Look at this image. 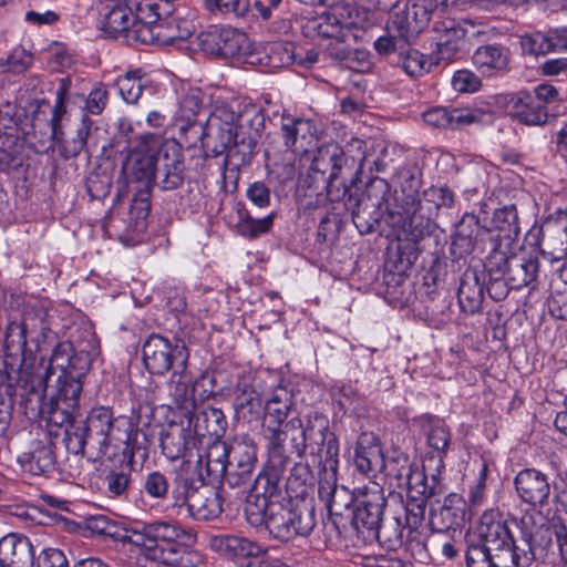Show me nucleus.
Here are the masks:
<instances>
[{
  "label": "nucleus",
  "mask_w": 567,
  "mask_h": 567,
  "mask_svg": "<svg viewBox=\"0 0 567 567\" xmlns=\"http://www.w3.org/2000/svg\"><path fill=\"white\" fill-rule=\"evenodd\" d=\"M280 462L276 456L267 461L249 489L244 513L251 527H265L271 538L288 543L298 538L297 530L308 529L311 508L307 502H287L282 489L287 467Z\"/></svg>",
  "instance_id": "1"
},
{
  "label": "nucleus",
  "mask_w": 567,
  "mask_h": 567,
  "mask_svg": "<svg viewBox=\"0 0 567 567\" xmlns=\"http://www.w3.org/2000/svg\"><path fill=\"white\" fill-rule=\"evenodd\" d=\"M92 363L89 351H74L69 341L60 342L52 352L43 374L32 378L31 394L37 396L40 413L50 422L62 424L79 403L82 378Z\"/></svg>",
  "instance_id": "2"
},
{
  "label": "nucleus",
  "mask_w": 567,
  "mask_h": 567,
  "mask_svg": "<svg viewBox=\"0 0 567 567\" xmlns=\"http://www.w3.org/2000/svg\"><path fill=\"white\" fill-rule=\"evenodd\" d=\"M264 435L267 440L268 461L275 455L287 467L291 455L302 458L308 452L318 457L323 470H338L339 441L330 429L329 419L321 413H311L302 420L292 417L279 426L265 424Z\"/></svg>",
  "instance_id": "3"
},
{
  "label": "nucleus",
  "mask_w": 567,
  "mask_h": 567,
  "mask_svg": "<svg viewBox=\"0 0 567 567\" xmlns=\"http://www.w3.org/2000/svg\"><path fill=\"white\" fill-rule=\"evenodd\" d=\"M79 404L63 421L68 425L63 442L68 452L95 462L103 457L111 445L126 444L131 440V425L125 419L114 417L104 406L94 408L84 420H76Z\"/></svg>",
  "instance_id": "4"
},
{
  "label": "nucleus",
  "mask_w": 567,
  "mask_h": 567,
  "mask_svg": "<svg viewBox=\"0 0 567 567\" xmlns=\"http://www.w3.org/2000/svg\"><path fill=\"white\" fill-rule=\"evenodd\" d=\"M190 533L169 522L135 524L131 545L140 549L142 567H194L196 556L189 551Z\"/></svg>",
  "instance_id": "5"
},
{
  "label": "nucleus",
  "mask_w": 567,
  "mask_h": 567,
  "mask_svg": "<svg viewBox=\"0 0 567 567\" xmlns=\"http://www.w3.org/2000/svg\"><path fill=\"white\" fill-rule=\"evenodd\" d=\"M401 189L394 203L386 205L385 221L398 235L419 240L431 231V219L421 214V179L412 171L400 173Z\"/></svg>",
  "instance_id": "6"
},
{
  "label": "nucleus",
  "mask_w": 567,
  "mask_h": 567,
  "mask_svg": "<svg viewBox=\"0 0 567 567\" xmlns=\"http://www.w3.org/2000/svg\"><path fill=\"white\" fill-rule=\"evenodd\" d=\"M512 523L519 530L518 543L487 559L488 567H529L536 560H545L553 546L549 528L537 526L532 516Z\"/></svg>",
  "instance_id": "7"
},
{
  "label": "nucleus",
  "mask_w": 567,
  "mask_h": 567,
  "mask_svg": "<svg viewBox=\"0 0 567 567\" xmlns=\"http://www.w3.org/2000/svg\"><path fill=\"white\" fill-rule=\"evenodd\" d=\"M207 485L200 482L197 486L193 475L178 474L172 489L174 506L185 508L197 520L217 518L223 512L221 499L218 492Z\"/></svg>",
  "instance_id": "8"
},
{
  "label": "nucleus",
  "mask_w": 567,
  "mask_h": 567,
  "mask_svg": "<svg viewBox=\"0 0 567 567\" xmlns=\"http://www.w3.org/2000/svg\"><path fill=\"white\" fill-rule=\"evenodd\" d=\"M518 543L515 540L506 522L495 520L492 514H484L481 519L477 540H471L465 548L467 567H488L487 559L505 548Z\"/></svg>",
  "instance_id": "9"
},
{
  "label": "nucleus",
  "mask_w": 567,
  "mask_h": 567,
  "mask_svg": "<svg viewBox=\"0 0 567 567\" xmlns=\"http://www.w3.org/2000/svg\"><path fill=\"white\" fill-rule=\"evenodd\" d=\"M436 33L435 64L450 63L455 60L464 49L467 38H480L487 31L485 25L477 24L470 19L456 20L445 18L436 21L433 27Z\"/></svg>",
  "instance_id": "10"
},
{
  "label": "nucleus",
  "mask_w": 567,
  "mask_h": 567,
  "mask_svg": "<svg viewBox=\"0 0 567 567\" xmlns=\"http://www.w3.org/2000/svg\"><path fill=\"white\" fill-rule=\"evenodd\" d=\"M484 267L486 271H494L497 276L504 274L515 290L535 288L539 271L537 257L516 254L514 248L489 251Z\"/></svg>",
  "instance_id": "11"
},
{
  "label": "nucleus",
  "mask_w": 567,
  "mask_h": 567,
  "mask_svg": "<svg viewBox=\"0 0 567 567\" xmlns=\"http://www.w3.org/2000/svg\"><path fill=\"white\" fill-rule=\"evenodd\" d=\"M391 187L383 178L372 181L365 192V198L360 199L352 210V220L361 234L375 231L385 221L386 205H390Z\"/></svg>",
  "instance_id": "12"
},
{
  "label": "nucleus",
  "mask_w": 567,
  "mask_h": 567,
  "mask_svg": "<svg viewBox=\"0 0 567 567\" xmlns=\"http://www.w3.org/2000/svg\"><path fill=\"white\" fill-rule=\"evenodd\" d=\"M143 362L152 374H164L168 370L185 371L188 349L184 342L172 344L167 339L152 334L143 344Z\"/></svg>",
  "instance_id": "13"
},
{
  "label": "nucleus",
  "mask_w": 567,
  "mask_h": 567,
  "mask_svg": "<svg viewBox=\"0 0 567 567\" xmlns=\"http://www.w3.org/2000/svg\"><path fill=\"white\" fill-rule=\"evenodd\" d=\"M386 505L383 488L372 483L357 489V501L352 507V526L365 538L377 535Z\"/></svg>",
  "instance_id": "14"
},
{
  "label": "nucleus",
  "mask_w": 567,
  "mask_h": 567,
  "mask_svg": "<svg viewBox=\"0 0 567 567\" xmlns=\"http://www.w3.org/2000/svg\"><path fill=\"white\" fill-rule=\"evenodd\" d=\"M161 151L159 140L153 135L141 136L122 164L126 179L138 186L152 187Z\"/></svg>",
  "instance_id": "15"
},
{
  "label": "nucleus",
  "mask_w": 567,
  "mask_h": 567,
  "mask_svg": "<svg viewBox=\"0 0 567 567\" xmlns=\"http://www.w3.org/2000/svg\"><path fill=\"white\" fill-rule=\"evenodd\" d=\"M257 464V446L248 435H239L229 442V455L225 483L231 488L250 481Z\"/></svg>",
  "instance_id": "16"
},
{
  "label": "nucleus",
  "mask_w": 567,
  "mask_h": 567,
  "mask_svg": "<svg viewBox=\"0 0 567 567\" xmlns=\"http://www.w3.org/2000/svg\"><path fill=\"white\" fill-rule=\"evenodd\" d=\"M347 158L343 151L336 144L319 148L311 163V171L320 174L326 183L327 198L330 202L341 200L348 189L343 183L337 184L340 171Z\"/></svg>",
  "instance_id": "17"
},
{
  "label": "nucleus",
  "mask_w": 567,
  "mask_h": 567,
  "mask_svg": "<svg viewBox=\"0 0 567 567\" xmlns=\"http://www.w3.org/2000/svg\"><path fill=\"white\" fill-rule=\"evenodd\" d=\"M197 43L204 52L228 59L247 49L248 38L230 27H212L197 35Z\"/></svg>",
  "instance_id": "18"
},
{
  "label": "nucleus",
  "mask_w": 567,
  "mask_h": 567,
  "mask_svg": "<svg viewBox=\"0 0 567 567\" xmlns=\"http://www.w3.org/2000/svg\"><path fill=\"white\" fill-rule=\"evenodd\" d=\"M184 178L185 163L181 145L175 141L164 142L153 178L154 184L162 190H174L183 185Z\"/></svg>",
  "instance_id": "19"
},
{
  "label": "nucleus",
  "mask_w": 567,
  "mask_h": 567,
  "mask_svg": "<svg viewBox=\"0 0 567 567\" xmlns=\"http://www.w3.org/2000/svg\"><path fill=\"white\" fill-rule=\"evenodd\" d=\"M209 546L216 553L234 560L240 567L256 561L266 549L257 542L238 534H219L212 536Z\"/></svg>",
  "instance_id": "20"
},
{
  "label": "nucleus",
  "mask_w": 567,
  "mask_h": 567,
  "mask_svg": "<svg viewBox=\"0 0 567 567\" xmlns=\"http://www.w3.org/2000/svg\"><path fill=\"white\" fill-rule=\"evenodd\" d=\"M491 230L481 226L476 215L465 213L456 225L451 245V252L456 258H463L475 250H484V243L489 239Z\"/></svg>",
  "instance_id": "21"
},
{
  "label": "nucleus",
  "mask_w": 567,
  "mask_h": 567,
  "mask_svg": "<svg viewBox=\"0 0 567 567\" xmlns=\"http://www.w3.org/2000/svg\"><path fill=\"white\" fill-rule=\"evenodd\" d=\"M229 455V443L221 440L207 442L204 454L198 453L195 464V473L202 483L215 484L225 482Z\"/></svg>",
  "instance_id": "22"
},
{
  "label": "nucleus",
  "mask_w": 567,
  "mask_h": 567,
  "mask_svg": "<svg viewBox=\"0 0 567 567\" xmlns=\"http://www.w3.org/2000/svg\"><path fill=\"white\" fill-rule=\"evenodd\" d=\"M312 471L307 463L297 462L290 471V475L287 477L285 485V493L287 495L288 503H295L296 501H302L308 503L310 511V520L308 529L297 530L298 537H308L316 527V508L313 499L309 496V489L312 485Z\"/></svg>",
  "instance_id": "23"
},
{
  "label": "nucleus",
  "mask_w": 567,
  "mask_h": 567,
  "mask_svg": "<svg viewBox=\"0 0 567 567\" xmlns=\"http://www.w3.org/2000/svg\"><path fill=\"white\" fill-rule=\"evenodd\" d=\"M514 485L519 498L534 507L548 505L550 496V483L545 473L536 468L519 471L514 480Z\"/></svg>",
  "instance_id": "24"
},
{
  "label": "nucleus",
  "mask_w": 567,
  "mask_h": 567,
  "mask_svg": "<svg viewBox=\"0 0 567 567\" xmlns=\"http://www.w3.org/2000/svg\"><path fill=\"white\" fill-rule=\"evenodd\" d=\"M185 419L198 444H202L206 436L209 441L220 440L227 429L224 412L213 406L194 409Z\"/></svg>",
  "instance_id": "25"
},
{
  "label": "nucleus",
  "mask_w": 567,
  "mask_h": 567,
  "mask_svg": "<svg viewBox=\"0 0 567 567\" xmlns=\"http://www.w3.org/2000/svg\"><path fill=\"white\" fill-rule=\"evenodd\" d=\"M489 230L492 231L489 236L491 251L514 248L520 231L515 206H504L496 209L493 214L492 229Z\"/></svg>",
  "instance_id": "26"
},
{
  "label": "nucleus",
  "mask_w": 567,
  "mask_h": 567,
  "mask_svg": "<svg viewBox=\"0 0 567 567\" xmlns=\"http://www.w3.org/2000/svg\"><path fill=\"white\" fill-rule=\"evenodd\" d=\"M159 441L162 453L169 461L185 457L198 444L186 421L168 423L161 432Z\"/></svg>",
  "instance_id": "27"
},
{
  "label": "nucleus",
  "mask_w": 567,
  "mask_h": 567,
  "mask_svg": "<svg viewBox=\"0 0 567 567\" xmlns=\"http://www.w3.org/2000/svg\"><path fill=\"white\" fill-rule=\"evenodd\" d=\"M280 130L284 145L295 153L308 152L316 140V125L303 117L282 114Z\"/></svg>",
  "instance_id": "28"
},
{
  "label": "nucleus",
  "mask_w": 567,
  "mask_h": 567,
  "mask_svg": "<svg viewBox=\"0 0 567 567\" xmlns=\"http://www.w3.org/2000/svg\"><path fill=\"white\" fill-rule=\"evenodd\" d=\"M385 457L382 453L380 441L371 432H363L358 437L353 464L358 472L367 476H374L384 467Z\"/></svg>",
  "instance_id": "29"
},
{
  "label": "nucleus",
  "mask_w": 567,
  "mask_h": 567,
  "mask_svg": "<svg viewBox=\"0 0 567 567\" xmlns=\"http://www.w3.org/2000/svg\"><path fill=\"white\" fill-rule=\"evenodd\" d=\"M324 473L326 477L319 482V498L324 503L330 515L341 516L343 511L354 506L357 492L353 493L344 486L337 485V470H327Z\"/></svg>",
  "instance_id": "30"
},
{
  "label": "nucleus",
  "mask_w": 567,
  "mask_h": 567,
  "mask_svg": "<svg viewBox=\"0 0 567 567\" xmlns=\"http://www.w3.org/2000/svg\"><path fill=\"white\" fill-rule=\"evenodd\" d=\"M486 274L476 268H467L460 278L457 300L462 312L466 316L475 315L481 308Z\"/></svg>",
  "instance_id": "31"
},
{
  "label": "nucleus",
  "mask_w": 567,
  "mask_h": 567,
  "mask_svg": "<svg viewBox=\"0 0 567 567\" xmlns=\"http://www.w3.org/2000/svg\"><path fill=\"white\" fill-rule=\"evenodd\" d=\"M34 550L30 539L11 533L0 539V567H33Z\"/></svg>",
  "instance_id": "32"
},
{
  "label": "nucleus",
  "mask_w": 567,
  "mask_h": 567,
  "mask_svg": "<svg viewBox=\"0 0 567 567\" xmlns=\"http://www.w3.org/2000/svg\"><path fill=\"white\" fill-rule=\"evenodd\" d=\"M54 444L51 440L33 441L29 450L18 456L22 470L32 475H43L54 470Z\"/></svg>",
  "instance_id": "33"
},
{
  "label": "nucleus",
  "mask_w": 567,
  "mask_h": 567,
  "mask_svg": "<svg viewBox=\"0 0 567 567\" xmlns=\"http://www.w3.org/2000/svg\"><path fill=\"white\" fill-rule=\"evenodd\" d=\"M423 121L434 128H463L477 120V115L471 109H449L435 106L423 113Z\"/></svg>",
  "instance_id": "34"
},
{
  "label": "nucleus",
  "mask_w": 567,
  "mask_h": 567,
  "mask_svg": "<svg viewBox=\"0 0 567 567\" xmlns=\"http://www.w3.org/2000/svg\"><path fill=\"white\" fill-rule=\"evenodd\" d=\"M346 41L362 40L368 29L374 25L373 14L362 7L344 6L337 11Z\"/></svg>",
  "instance_id": "35"
},
{
  "label": "nucleus",
  "mask_w": 567,
  "mask_h": 567,
  "mask_svg": "<svg viewBox=\"0 0 567 567\" xmlns=\"http://www.w3.org/2000/svg\"><path fill=\"white\" fill-rule=\"evenodd\" d=\"M513 114L523 124L542 126L548 121L546 106L537 102L529 91H520L512 97Z\"/></svg>",
  "instance_id": "36"
},
{
  "label": "nucleus",
  "mask_w": 567,
  "mask_h": 567,
  "mask_svg": "<svg viewBox=\"0 0 567 567\" xmlns=\"http://www.w3.org/2000/svg\"><path fill=\"white\" fill-rule=\"evenodd\" d=\"M157 29L161 33V45L166 47L188 39L195 32V24L181 17L178 10L174 12L169 7V13L162 16Z\"/></svg>",
  "instance_id": "37"
},
{
  "label": "nucleus",
  "mask_w": 567,
  "mask_h": 567,
  "mask_svg": "<svg viewBox=\"0 0 567 567\" xmlns=\"http://www.w3.org/2000/svg\"><path fill=\"white\" fill-rule=\"evenodd\" d=\"M301 30L303 35L311 40L340 39L346 41L337 12H324L316 17L306 18L301 23Z\"/></svg>",
  "instance_id": "38"
},
{
  "label": "nucleus",
  "mask_w": 567,
  "mask_h": 567,
  "mask_svg": "<svg viewBox=\"0 0 567 567\" xmlns=\"http://www.w3.org/2000/svg\"><path fill=\"white\" fill-rule=\"evenodd\" d=\"M472 60L482 73L492 75L507 70L509 51L501 44L481 45L474 51Z\"/></svg>",
  "instance_id": "39"
},
{
  "label": "nucleus",
  "mask_w": 567,
  "mask_h": 567,
  "mask_svg": "<svg viewBox=\"0 0 567 567\" xmlns=\"http://www.w3.org/2000/svg\"><path fill=\"white\" fill-rule=\"evenodd\" d=\"M85 527L93 535L110 537L115 542L122 543L123 545H131L135 524L125 525L112 520L106 515H95L85 519Z\"/></svg>",
  "instance_id": "40"
},
{
  "label": "nucleus",
  "mask_w": 567,
  "mask_h": 567,
  "mask_svg": "<svg viewBox=\"0 0 567 567\" xmlns=\"http://www.w3.org/2000/svg\"><path fill=\"white\" fill-rule=\"evenodd\" d=\"M136 17L126 4H116L102 19V30L114 39L127 40V33L133 29Z\"/></svg>",
  "instance_id": "41"
},
{
  "label": "nucleus",
  "mask_w": 567,
  "mask_h": 567,
  "mask_svg": "<svg viewBox=\"0 0 567 567\" xmlns=\"http://www.w3.org/2000/svg\"><path fill=\"white\" fill-rule=\"evenodd\" d=\"M150 84L151 80L142 69L128 70L116 80V86L121 96L131 104L137 103L144 91H147L150 94L153 93Z\"/></svg>",
  "instance_id": "42"
},
{
  "label": "nucleus",
  "mask_w": 567,
  "mask_h": 567,
  "mask_svg": "<svg viewBox=\"0 0 567 567\" xmlns=\"http://www.w3.org/2000/svg\"><path fill=\"white\" fill-rule=\"evenodd\" d=\"M220 141L223 148L216 151L217 154L229 150V147H238L239 152L245 157L252 155L259 138L236 124L234 127L221 128Z\"/></svg>",
  "instance_id": "43"
},
{
  "label": "nucleus",
  "mask_w": 567,
  "mask_h": 567,
  "mask_svg": "<svg viewBox=\"0 0 567 567\" xmlns=\"http://www.w3.org/2000/svg\"><path fill=\"white\" fill-rule=\"evenodd\" d=\"M168 391L175 403L186 411L185 416L188 415L195 404V385L192 384L190 378L185 375L184 371L174 370Z\"/></svg>",
  "instance_id": "44"
},
{
  "label": "nucleus",
  "mask_w": 567,
  "mask_h": 567,
  "mask_svg": "<svg viewBox=\"0 0 567 567\" xmlns=\"http://www.w3.org/2000/svg\"><path fill=\"white\" fill-rule=\"evenodd\" d=\"M292 405V396L286 389L276 390L264 404L266 424H285Z\"/></svg>",
  "instance_id": "45"
},
{
  "label": "nucleus",
  "mask_w": 567,
  "mask_h": 567,
  "mask_svg": "<svg viewBox=\"0 0 567 567\" xmlns=\"http://www.w3.org/2000/svg\"><path fill=\"white\" fill-rule=\"evenodd\" d=\"M264 400L258 391L246 382L238 383L235 389L234 408L244 417L259 416Z\"/></svg>",
  "instance_id": "46"
},
{
  "label": "nucleus",
  "mask_w": 567,
  "mask_h": 567,
  "mask_svg": "<svg viewBox=\"0 0 567 567\" xmlns=\"http://www.w3.org/2000/svg\"><path fill=\"white\" fill-rule=\"evenodd\" d=\"M413 470L409 456L396 451L393 452V455L385 457L384 467L382 468L389 478L395 481V487L400 489L410 486Z\"/></svg>",
  "instance_id": "47"
},
{
  "label": "nucleus",
  "mask_w": 567,
  "mask_h": 567,
  "mask_svg": "<svg viewBox=\"0 0 567 567\" xmlns=\"http://www.w3.org/2000/svg\"><path fill=\"white\" fill-rule=\"evenodd\" d=\"M452 499H445L443 505L433 507L430 512L429 525L432 532L445 533L463 520L462 511L452 506Z\"/></svg>",
  "instance_id": "48"
},
{
  "label": "nucleus",
  "mask_w": 567,
  "mask_h": 567,
  "mask_svg": "<svg viewBox=\"0 0 567 567\" xmlns=\"http://www.w3.org/2000/svg\"><path fill=\"white\" fill-rule=\"evenodd\" d=\"M202 100L198 96V93H188L181 101V113L182 116L186 118L187 125L182 126V131L186 133H192L195 138L199 140L202 144H204V138L206 136V127L202 122L192 121V117L196 116L202 109Z\"/></svg>",
  "instance_id": "49"
},
{
  "label": "nucleus",
  "mask_w": 567,
  "mask_h": 567,
  "mask_svg": "<svg viewBox=\"0 0 567 567\" xmlns=\"http://www.w3.org/2000/svg\"><path fill=\"white\" fill-rule=\"evenodd\" d=\"M377 535H372V538L378 539V542L385 548L390 550H395L403 545L404 542V533H408V527H405V523H403L402 516H394L385 524L377 527Z\"/></svg>",
  "instance_id": "50"
},
{
  "label": "nucleus",
  "mask_w": 567,
  "mask_h": 567,
  "mask_svg": "<svg viewBox=\"0 0 567 567\" xmlns=\"http://www.w3.org/2000/svg\"><path fill=\"white\" fill-rule=\"evenodd\" d=\"M131 476L132 467L130 464L105 471L102 477L105 493L110 497L125 496L130 488Z\"/></svg>",
  "instance_id": "51"
},
{
  "label": "nucleus",
  "mask_w": 567,
  "mask_h": 567,
  "mask_svg": "<svg viewBox=\"0 0 567 567\" xmlns=\"http://www.w3.org/2000/svg\"><path fill=\"white\" fill-rule=\"evenodd\" d=\"M423 426H429L427 443L439 453V467H443V456L450 444V431L434 416L425 415L421 417Z\"/></svg>",
  "instance_id": "52"
},
{
  "label": "nucleus",
  "mask_w": 567,
  "mask_h": 567,
  "mask_svg": "<svg viewBox=\"0 0 567 567\" xmlns=\"http://www.w3.org/2000/svg\"><path fill=\"white\" fill-rule=\"evenodd\" d=\"M431 481L432 484H429L427 475L414 468L410 486H404L403 489H408V497H424L427 501L443 492V486L435 474H432Z\"/></svg>",
  "instance_id": "53"
},
{
  "label": "nucleus",
  "mask_w": 567,
  "mask_h": 567,
  "mask_svg": "<svg viewBox=\"0 0 567 567\" xmlns=\"http://www.w3.org/2000/svg\"><path fill=\"white\" fill-rule=\"evenodd\" d=\"M557 29L550 30L548 33L535 32L522 38L523 50L529 54L539 55L547 54L558 47Z\"/></svg>",
  "instance_id": "54"
},
{
  "label": "nucleus",
  "mask_w": 567,
  "mask_h": 567,
  "mask_svg": "<svg viewBox=\"0 0 567 567\" xmlns=\"http://www.w3.org/2000/svg\"><path fill=\"white\" fill-rule=\"evenodd\" d=\"M274 213H270L262 218H254L247 210L239 212V220L237 224L238 233L245 237L257 238L270 230L274 224Z\"/></svg>",
  "instance_id": "55"
},
{
  "label": "nucleus",
  "mask_w": 567,
  "mask_h": 567,
  "mask_svg": "<svg viewBox=\"0 0 567 567\" xmlns=\"http://www.w3.org/2000/svg\"><path fill=\"white\" fill-rule=\"evenodd\" d=\"M68 85L64 80H61L60 86L56 90V101L50 118L51 138L54 143L61 144L63 141L62 120L66 113V99Z\"/></svg>",
  "instance_id": "56"
},
{
  "label": "nucleus",
  "mask_w": 567,
  "mask_h": 567,
  "mask_svg": "<svg viewBox=\"0 0 567 567\" xmlns=\"http://www.w3.org/2000/svg\"><path fill=\"white\" fill-rule=\"evenodd\" d=\"M204 6L212 14L243 18L248 13L250 3L248 0H204Z\"/></svg>",
  "instance_id": "57"
},
{
  "label": "nucleus",
  "mask_w": 567,
  "mask_h": 567,
  "mask_svg": "<svg viewBox=\"0 0 567 567\" xmlns=\"http://www.w3.org/2000/svg\"><path fill=\"white\" fill-rule=\"evenodd\" d=\"M426 499L424 497H408L403 508V523L408 527L406 538L422 525L425 517Z\"/></svg>",
  "instance_id": "58"
},
{
  "label": "nucleus",
  "mask_w": 567,
  "mask_h": 567,
  "mask_svg": "<svg viewBox=\"0 0 567 567\" xmlns=\"http://www.w3.org/2000/svg\"><path fill=\"white\" fill-rule=\"evenodd\" d=\"M92 121L87 114H83L75 136L61 145V153L65 158L76 157L85 147L91 133Z\"/></svg>",
  "instance_id": "59"
},
{
  "label": "nucleus",
  "mask_w": 567,
  "mask_h": 567,
  "mask_svg": "<svg viewBox=\"0 0 567 567\" xmlns=\"http://www.w3.org/2000/svg\"><path fill=\"white\" fill-rule=\"evenodd\" d=\"M151 210V187L136 186L134 196L131 200L128 215L131 220L135 223V227H140Z\"/></svg>",
  "instance_id": "60"
},
{
  "label": "nucleus",
  "mask_w": 567,
  "mask_h": 567,
  "mask_svg": "<svg viewBox=\"0 0 567 567\" xmlns=\"http://www.w3.org/2000/svg\"><path fill=\"white\" fill-rule=\"evenodd\" d=\"M398 65L410 76H419L430 71L425 56L414 49L404 48L399 52Z\"/></svg>",
  "instance_id": "61"
},
{
  "label": "nucleus",
  "mask_w": 567,
  "mask_h": 567,
  "mask_svg": "<svg viewBox=\"0 0 567 567\" xmlns=\"http://www.w3.org/2000/svg\"><path fill=\"white\" fill-rule=\"evenodd\" d=\"M408 20L406 12L403 10L394 13L388 25V31L396 33L400 41L404 43H411L420 34V25L417 27V22L409 25Z\"/></svg>",
  "instance_id": "62"
},
{
  "label": "nucleus",
  "mask_w": 567,
  "mask_h": 567,
  "mask_svg": "<svg viewBox=\"0 0 567 567\" xmlns=\"http://www.w3.org/2000/svg\"><path fill=\"white\" fill-rule=\"evenodd\" d=\"M405 12L409 19V25L417 22V27L420 25V33L427 27L433 18L440 17L421 0H411V4L406 7Z\"/></svg>",
  "instance_id": "63"
},
{
  "label": "nucleus",
  "mask_w": 567,
  "mask_h": 567,
  "mask_svg": "<svg viewBox=\"0 0 567 567\" xmlns=\"http://www.w3.org/2000/svg\"><path fill=\"white\" fill-rule=\"evenodd\" d=\"M138 42L142 44H156L161 45V33L157 29V23L145 24L134 23L133 29L127 33L126 42Z\"/></svg>",
  "instance_id": "64"
}]
</instances>
